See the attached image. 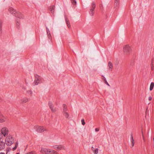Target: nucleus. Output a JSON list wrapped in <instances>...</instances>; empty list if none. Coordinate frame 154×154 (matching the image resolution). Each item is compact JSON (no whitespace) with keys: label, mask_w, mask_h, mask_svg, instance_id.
<instances>
[{"label":"nucleus","mask_w":154,"mask_h":154,"mask_svg":"<svg viewBox=\"0 0 154 154\" xmlns=\"http://www.w3.org/2000/svg\"><path fill=\"white\" fill-rule=\"evenodd\" d=\"M18 142H16L15 143V147H16L17 148V147L18 146Z\"/></svg>","instance_id":"2f4dec72"},{"label":"nucleus","mask_w":154,"mask_h":154,"mask_svg":"<svg viewBox=\"0 0 154 154\" xmlns=\"http://www.w3.org/2000/svg\"><path fill=\"white\" fill-rule=\"evenodd\" d=\"M151 68L152 70H153V65H152L151 66Z\"/></svg>","instance_id":"c9c22d12"},{"label":"nucleus","mask_w":154,"mask_h":154,"mask_svg":"<svg viewBox=\"0 0 154 154\" xmlns=\"http://www.w3.org/2000/svg\"><path fill=\"white\" fill-rule=\"evenodd\" d=\"M65 20L68 27L69 28L70 27V23H69V20L67 18H66Z\"/></svg>","instance_id":"6ab92c4d"},{"label":"nucleus","mask_w":154,"mask_h":154,"mask_svg":"<svg viewBox=\"0 0 154 154\" xmlns=\"http://www.w3.org/2000/svg\"><path fill=\"white\" fill-rule=\"evenodd\" d=\"M16 154H19V153H17Z\"/></svg>","instance_id":"ea45409f"},{"label":"nucleus","mask_w":154,"mask_h":154,"mask_svg":"<svg viewBox=\"0 0 154 154\" xmlns=\"http://www.w3.org/2000/svg\"><path fill=\"white\" fill-rule=\"evenodd\" d=\"M82 124V125H84L85 124V123L84 119H82L81 120Z\"/></svg>","instance_id":"c756f323"},{"label":"nucleus","mask_w":154,"mask_h":154,"mask_svg":"<svg viewBox=\"0 0 154 154\" xmlns=\"http://www.w3.org/2000/svg\"><path fill=\"white\" fill-rule=\"evenodd\" d=\"M154 86V83L153 82H151L150 84L149 90L150 91L152 90L153 87Z\"/></svg>","instance_id":"412c9836"},{"label":"nucleus","mask_w":154,"mask_h":154,"mask_svg":"<svg viewBox=\"0 0 154 154\" xmlns=\"http://www.w3.org/2000/svg\"><path fill=\"white\" fill-rule=\"evenodd\" d=\"M36 130L37 132H42L45 130V128L42 126H37Z\"/></svg>","instance_id":"0eeeda50"},{"label":"nucleus","mask_w":154,"mask_h":154,"mask_svg":"<svg viewBox=\"0 0 154 154\" xmlns=\"http://www.w3.org/2000/svg\"><path fill=\"white\" fill-rule=\"evenodd\" d=\"M17 149V148L16 147H14V148H13V150L14 151L16 149Z\"/></svg>","instance_id":"e433bc0d"},{"label":"nucleus","mask_w":154,"mask_h":154,"mask_svg":"<svg viewBox=\"0 0 154 154\" xmlns=\"http://www.w3.org/2000/svg\"><path fill=\"white\" fill-rule=\"evenodd\" d=\"M46 31H47V33L48 35V38L50 39L51 38V34L50 32V31L48 29V28L46 26Z\"/></svg>","instance_id":"f8f14e48"},{"label":"nucleus","mask_w":154,"mask_h":154,"mask_svg":"<svg viewBox=\"0 0 154 154\" xmlns=\"http://www.w3.org/2000/svg\"><path fill=\"white\" fill-rule=\"evenodd\" d=\"M72 4L74 5H75L76 4V0H71Z\"/></svg>","instance_id":"bb28decb"},{"label":"nucleus","mask_w":154,"mask_h":154,"mask_svg":"<svg viewBox=\"0 0 154 154\" xmlns=\"http://www.w3.org/2000/svg\"><path fill=\"white\" fill-rule=\"evenodd\" d=\"M5 146V143L3 141H0V149H2L4 148Z\"/></svg>","instance_id":"ddd939ff"},{"label":"nucleus","mask_w":154,"mask_h":154,"mask_svg":"<svg viewBox=\"0 0 154 154\" xmlns=\"http://www.w3.org/2000/svg\"><path fill=\"white\" fill-rule=\"evenodd\" d=\"M96 7V5L94 2H93L91 4V7L90 9L89 14L91 16H93L94 14V9Z\"/></svg>","instance_id":"39448f33"},{"label":"nucleus","mask_w":154,"mask_h":154,"mask_svg":"<svg viewBox=\"0 0 154 154\" xmlns=\"http://www.w3.org/2000/svg\"><path fill=\"white\" fill-rule=\"evenodd\" d=\"M35 79L34 82L35 85H37L39 83H42L41 77L37 74L35 75Z\"/></svg>","instance_id":"20e7f679"},{"label":"nucleus","mask_w":154,"mask_h":154,"mask_svg":"<svg viewBox=\"0 0 154 154\" xmlns=\"http://www.w3.org/2000/svg\"><path fill=\"white\" fill-rule=\"evenodd\" d=\"M2 24H0V35L2 34Z\"/></svg>","instance_id":"c85d7f7f"},{"label":"nucleus","mask_w":154,"mask_h":154,"mask_svg":"<svg viewBox=\"0 0 154 154\" xmlns=\"http://www.w3.org/2000/svg\"><path fill=\"white\" fill-rule=\"evenodd\" d=\"M48 105L50 108L51 109V111L53 112H54L56 111L55 108H53V106L52 102L51 101H49L48 103Z\"/></svg>","instance_id":"1a4fd4ad"},{"label":"nucleus","mask_w":154,"mask_h":154,"mask_svg":"<svg viewBox=\"0 0 154 154\" xmlns=\"http://www.w3.org/2000/svg\"><path fill=\"white\" fill-rule=\"evenodd\" d=\"M152 99V97L151 96H150L149 97L148 100H149L150 101Z\"/></svg>","instance_id":"72a5a7b5"},{"label":"nucleus","mask_w":154,"mask_h":154,"mask_svg":"<svg viewBox=\"0 0 154 154\" xmlns=\"http://www.w3.org/2000/svg\"><path fill=\"white\" fill-rule=\"evenodd\" d=\"M102 76L103 77V81H104V83L106 84L107 85H108V86H109L110 85H109V84H108V82H107L106 80V78H105V77L103 76V75H102Z\"/></svg>","instance_id":"4be33fe9"},{"label":"nucleus","mask_w":154,"mask_h":154,"mask_svg":"<svg viewBox=\"0 0 154 154\" xmlns=\"http://www.w3.org/2000/svg\"><path fill=\"white\" fill-rule=\"evenodd\" d=\"M130 141L131 143V148H132L134 147V140L133 139V135L132 134H131L130 136Z\"/></svg>","instance_id":"9b49d317"},{"label":"nucleus","mask_w":154,"mask_h":154,"mask_svg":"<svg viewBox=\"0 0 154 154\" xmlns=\"http://www.w3.org/2000/svg\"><path fill=\"white\" fill-rule=\"evenodd\" d=\"M0 154H5L4 152H0ZM6 154H7V153Z\"/></svg>","instance_id":"4c0bfd02"},{"label":"nucleus","mask_w":154,"mask_h":154,"mask_svg":"<svg viewBox=\"0 0 154 154\" xmlns=\"http://www.w3.org/2000/svg\"><path fill=\"white\" fill-rule=\"evenodd\" d=\"M108 66L109 67V69L111 70H112V64L111 62H109L108 63Z\"/></svg>","instance_id":"dca6fc26"},{"label":"nucleus","mask_w":154,"mask_h":154,"mask_svg":"<svg viewBox=\"0 0 154 154\" xmlns=\"http://www.w3.org/2000/svg\"><path fill=\"white\" fill-rule=\"evenodd\" d=\"M91 150H93V151H94V148L93 147H92L91 148Z\"/></svg>","instance_id":"58836bf2"},{"label":"nucleus","mask_w":154,"mask_h":154,"mask_svg":"<svg viewBox=\"0 0 154 154\" xmlns=\"http://www.w3.org/2000/svg\"><path fill=\"white\" fill-rule=\"evenodd\" d=\"M28 101V98H23L21 100V102L22 103H26Z\"/></svg>","instance_id":"f3484780"},{"label":"nucleus","mask_w":154,"mask_h":154,"mask_svg":"<svg viewBox=\"0 0 154 154\" xmlns=\"http://www.w3.org/2000/svg\"><path fill=\"white\" fill-rule=\"evenodd\" d=\"M123 49L124 53L126 55L129 54L131 51V48L128 45H125Z\"/></svg>","instance_id":"7ed1b4c3"},{"label":"nucleus","mask_w":154,"mask_h":154,"mask_svg":"<svg viewBox=\"0 0 154 154\" xmlns=\"http://www.w3.org/2000/svg\"><path fill=\"white\" fill-rule=\"evenodd\" d=\"M14 139L12 136L10 135H8L5 139V143L8 146H11L13 143Z\"/></svg>","instance_id":"f03ea898"},{"label":"nucleus","mask_w":154,"mask_h":154,"mask_svg":"<svg viewBox=\"0 0 154 154\" xmlns=\"http://www.w3.org/2000/svg\"><path fill=\"white\" fill-rule=\"evenodd\" d=\"M67 106L65 104L63 105V112H66L67 111Z\"/></svg>","instance_id":"aec40b11"},{"label":"nucleus","mask_w":154,"mask_h":154,"mask_svg":"<svg viewBox=\"0 0 154 154\" xmlns=\"http://www.w3.org/2000/svg\"><path fill=\"white\" fill-rule=\"evenodd\" d=\"M119 0H115V7H118L119 5Z\"/></svg>","instance_id":"a211bd4d"},{"label":"nucleus","mask_w":154,"mask_h":154,"mask_svg":"<svg viewBox=\"0 0 154 154\" xmlns=\"http://www.w3.org/2000/svg\"><path fill=\"white\" fill-rule=\"evenodd\" d=\"M27 154H35V153L34 152L31 151V152L28 153Z\"/></svg>","instance_id":"7c9ffc66"},{"label":"nucleus","mask_w":154,"mask_h":154,"mask_svg":"<svg viewBox=\"0 0 154 154\" xmlns=\"http://www.w3.org/2000/svg\"><path fill=\"white\" fill-rule=\"evenodd\" d=\"M10 12L18 18L20 19H23V16L20 12H17V11L15 10L12 8H10L8 9Z\"/></svg>","instance_id":"f257e3e1"},{"label":"nucleus","mask_w":154,"mask_h":154,"mask_svg":"<svg viewBox=\"0 0 154 154\" xmlns=\"http://www.w3.org/2000/svg\"><path fill=\"white\" fill-rule=\"evenodd\" d=\"M53 148L55 149L61 150L64 149V147L62 146L56 145L53 146Z\"/></svg>","instance_id":"9d476101"},{"label":"nucleus","mask_w":154,"mask_h":154,"mask_svg":"<svg viewBox=\"0 0 154 154\" xmlns=\"http://www.w3.org/2000/svg\"><path fill=\"white\" fill-rule=\"evenodd\" d=\"M27 92L28 94L32 95V91L31 90H28L27 91Z\"/></svg>","instance_id":"cd10ccee"},{"label":"nucleus","mask_w":154,"mask_h":154,"mask_svg":"<svg viewBox=\"0 0 154 154\" xmlns=\"http://www.w3.org/2000/svg\"><path fill=\"white\" fill-rule=\"evenodd\" d=\"M94 153L95 154H97L98 153V149L97 148H96L95 149L94 151Z\"/></svg>","instance_id":"a878e982"},{"label":"nucleus","mask_w":154,"mask_h":154,"mask_svg":"<svg viewBox=\"0 0 154 154\" xmlns=\"http://www.w3.org/2000/svg\"><path fill=\"white\" fill-rule=\"evenodd\" d=\"M16 24L17 26V29H19L20 28L19 25L20 24V20L17 18L16 20Z\"/></svg>","instance_id":"2eb2a0df"},{"label":"nucleus","mask_w":154,"mask_h":154,"mask_svg":"<svg viewBox=\"0 0 154 154\" xmlns=\"http://www.w3.org/2000/svg\"><path fill=\"white\" fill-rule=\"evenodd\" d=\"M3 135H2V134L0 133V141H3Z\"/></svg>","instance_id":"b1692460"},{"label":"nucleus","mask_w":154,"mask_h":154,"mask_svg":"<svg viewBox=\"0 0 154 154\" xmlns=\"http://www.w3.org/2000/svg\"><path fill=\"white\" fill-rule=\"evenodd\" d=\"M18 142H16L15 143V147H16L17 148V147L18 146Z\"/></svg>","instance_id":"473e14b6"},{"label":"nucleus","mask_w":154,"mask_h":154,"mask_svg":"<svg viewBox=\"0 0 154 154\" xmlns=\"http://www.w3.org/2000/svg\"><path fill=\"white\" fill-rule=\"evenodd\" d=\"M48 149L46 148H42L40 152L42 154H49Z\"/></svg>","instance_id":"6e6552de"},{"label":"nucleus","mask_w":154,"mask_h":154,"mask_svg":"<svg viewBox=\"0 0 154 154\" xmlns=\"http://www.w3.org/2000/svg\"><path fill=\"white\" fill-rule=\"evenodd\" d=\"M2 134L3 135L4 137L7 135L8 133V129L5 127L2 128L1 130Z\"/></svg>","instance_id":"423d86ee"},{"label":"nucleus","mask_w":154,"mask_h":154,"mask_svg":"<svg viewBox=\"0 0 154 154\" xmlns=\"http://www.w3.org/2000/svg\"><path fill=\"white\" fill-rule=\"evenodd\" d=\"M64 116L66 118H68L69 117V114L68 113L66 112H63Z\"/></svg>","instance_id":"5701e85b"},{"label":"nucleus","mask_w":154,"mask_h":154,"mask_svg":"<svg viewBox=\"0 0 154 154\" xmlns=\"http://www.w3.org/2000/svg\"><path fill=\"white\" fill-rule=\"evenodd\" d=\"M48 151H50V152H48L49 154L50 153H55V151L53 150L48 149Z\"/></svg>","instance_id":"393cba45"},{"label":"nucleus","mask_w":154,"mask_h":154,"mask_svg":"<svg viewBox=\"0 0 154 154\" xmlns=\"http://www.w3.org/2000/svg\"><path fill=\"white\" fill-rule=\"evenodd\" d=\"M55 8V6L53 5L51 7H50L49 8V10L51 11L52 14H53L54 12V9Z\"/></svg>","instance_id":"4468645a"},{"label":"nucleus","mask_w":154,"mask_h":154,"mask_svg":"<svg viewBox=\"0 0 154 154\" xmlns=\"http://www.w3.org/2000/svg\"><path fill=\"white\" fill-rule=\"evenodd\" d=\"M95 131L97 132L99 131V129L98 128H96L95 129Z\"/></svg>","instance_id":"f704fd0d"}]
</instances>
